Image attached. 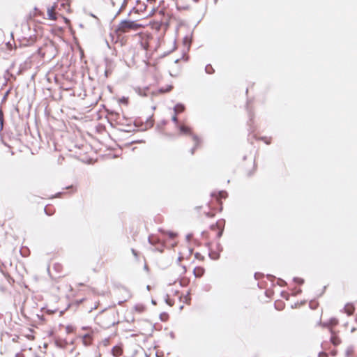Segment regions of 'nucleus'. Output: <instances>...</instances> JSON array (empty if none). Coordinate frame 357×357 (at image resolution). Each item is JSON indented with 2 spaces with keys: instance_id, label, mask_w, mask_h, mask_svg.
Here are the masks:
<instances>
[{
  "instance_id": "1",
  "label": "nucleus",
  "mask_w": 357,
  "mask_h": 357,
  "mask_svg": "<svg viewBox=\"0 0 357 357\" xmlns=\"http://www.w3.org/2000/svg\"><path fill=\"white\" fill-rule=\"evenodd\" d=\"M142 26L141 24L131 20H122L118 25L116 31L119 33H126L130 30L136 31Z\"/></svg>"
},
{
  "instance_id": "2",
  "label": "nucleus",
  "mask_w": 357,
  "mask_h": 357,
  "mask_svg": "<svg viewBox=\"0 0 357 357\" xmlns=\"http://www.w3.org/2000/svg\"><path fill=\"white\" fill-rule=\"evenodd\" d=\"M181 134H184V135H190L192 136V139L194 140L195 142V146L194 147L191 149V154H194L195 153V149L198 147L199 144H200L201 142V139L200 138L196 135H193L191 132V129L189 128V127H187L185 126H183V125H177L176 126Z\"/></svg>"
},
{
  "instance_id": "3",
  "label": "nucleus",
  "mask_w": 357,
  "mask_h": 357,
  "mask_svg": "<svg viewBox=\"0 0 357 357\" xmlns=\"http://www.w3.org/2000/svg\"><path fill=\"white\" fill-rule=\"evenodd\" d=\"M355 310V307L353 304L347 303L344 306V311L348 315H351Z\"/></svg>"
},
{
  "instance_id": "4",
  "label": "nucleus",
  "mask_w": 357,
  "mask_h": 357,
  "mask_svg": "<svg viewBox=\"0 0 357 357\" xmlns=\"http://www.w3.org/2000/svg\"><path fill=\"white\" fill-rule=\"evenodd\" d=\"M173 109H174V113H176V114H177L182 112L185 110V106H184V105H183L181 103H177L174 106Z\"/></svg>"
},
{
  "instance_id": "5",
  "label": "nucleus",
  "mask_w": 357,
  "mask_h": 357,
  "mask_svg": "<svg viewBox=\"0 0 357 357\" xmlns=\"http://www.w3.org/2000/svg\"><path fill=\"white\" fill-rule=\"evenodd\" d=\"M112 353L114 356L118 357L122 354V349L119 346H115L112 349Z\"/></svg>"
},
{
  "instance_id": "6",
  "label": "nucleus",
  "mask_w": 357,
  "mask_h": 357,
  "mask_svg": "<svg viewBox=\"0 0 357 357\" xmlns=\"http://www.w3.org/2000/svg\"><path fill=\"white\" fill-rule=\"evenodd\" d=\"M47 15H48L49 19L52 20H56V15H55V13H54V6H52L50 8H48Z\"/></svg>"
},
{
  "instance_id": "7",
  "label": "nucleus",
  "mask_w": 357,
  "mask_h": 357,
  "mask_svg": "<svg viewBox=\"0 0 357 357\" xmlns=\"http://www.w3.org/2000/svg\"><path fill=\"white\" fill-rule=\"evenodd\" d=\"M55 344L58 347L64 349L68 344V342L63 340H56Z\"/></svg>"
},
{
  "instance_id": "8",
  "label": "nucleus",
  "mask_w": 357,
  "mask_h": 357,
  "mask_svg": "<svg viewBox=\"0 0 357 357\" xmlns=\"http://www.w3.org/2000/svg\"><path fill=\"white\" fill-rule=\"evenodd\" d=\"M82 342H83V344L85 345V346H88L91 344V335H89V334H86L83 336V338H82Z\"/></svg>"
},
{
  "instance_id": "9",
  "label": "nucleus",
  "mask_w": 357,
  "mask_h": 357,
  "mask_svg": "<svg viewBox=\"0 0 357 357\" xmlns=\"http://www.w3.org/2000/svg\"><path fill=\"white\" fill-rule=\"evenodd\" d=\"M134 309L136 312L142 313L145 310V306L142 303H137L134 306Z\"/></svg>"
},
{
  "instance_id": "10",
  "label": "nucleus",
  "mask_w": 357,
  "mask_h": 357,
  "mask_svg": "<svg viewBox=\"0 0 357 357\" xmlns=\"http://www.w3.org/2000/svg\"><path fill=\"white\" fill-rule=\"evenodd\" d=\"M149 242L150 244L154 245L156 243H159V239L154 236H150L149 237Z\"/></svg>"
},
{
  "instance_id": "11",
  "label": "nucleus",
  "mask_w": 357,
  "mask_h": 357,
  "mask_svg": "<svg viewBox=\"0 0 357 357\" xmlns=\"http://www.w3.org/2000/svg\"><path fill=\"white\" fill-rule=\"evenodd\" d=\"M354 352V347H348L347 350L345 351V356L346 357H350Z\"/></svg>"
},
{
  "instance_id": "12",
  "label": "nucleus",
  "mask_w": 357,
  "mask_h": 357,
  "mask_svg": "<svg viewBox=\"0 0 357 357\" xmlns=\"http://www.w3.org/2000/svg\"><path fill=\"white\" fill-rule=\"evenodd\" d=\"M3 114L1 109L0 108V132L3 130Z\"/></svg>"
},
{
  "instance_id": "13",
  "label": "nucleus",
  "mask_w": 357,
  "mask_h": 357,
  "mask_svg": "<svg viewBox=\"0 0 357 357\" xmlns=\"http://www.w3.org/2000/svg\"><path fill=\"white\" fill-rule=\"evenodd\" d=\"M209 257L211 259L216 260L218 259L220 257V253L218 252H210Z\"/></svg>"
},
{
  "instance_id": "14",
  "label": "nucleus",
  "mask_w": 357,
  "mask_h": 357,
  "mask_svg": "<svg viewBox=\"0 0 357 357\" xmlns=\"http://www.w3.org/2000/svg\"><path fill=\"white\" fill-rule=\"evenodd\" d=\"M205 71L208 74H212L214 73V69L210 64H208L205 67Z\"/></svg>"
},
{
  "instance_id": "15",
  "label": "nucleus",
  "mask_w": 357,
  "mask_h": 357,
  "mask_svg": "<svg viewBox=\"0 0 357 357\" xmlns=\"http://www.w3.org/2000/svg\"><path fill=\"white\" fill-rule=\"evenodd\" d=\"M331 340L334 345H337L340 343V340L335 336H332L331 337Z\"/></svg>"
},
{
  "instance_id": "16",
  "label": "nucleus",
  "mask_w": 357,
  "mask_h": 357,
  "mask_svg": "<svg viewBox=\"0 0 357 357\" xmlns=\"http://www.w3.org/2000/svg\"><path fill=\"white\" fill-rule=\"evenodd\" d=\"M227 196V193L225 191H220L218 192V199L226 198Z\"/></svg>"
},
{
  "instance_id": "17",
  "label": "nucleus",
  "mask_w": 357,
  "mask_h": 357,
  "mask_svg": "<svg viewBox=\"0 0 357 357\" xmlns=\"http://www.w3.org/2000/svg\"><path fill=\"white\" fill-rule=\"evenodd\" d=\"M172 86H168L167 89H164L163 88H161L160 89V93H165V92H169L172 90Z\"/></svg>"
},
{
  "instance_id": "18",
  "label": "nucleus",
  "mask_w": 357,
  "mask_h": 357,
  "mask_svg": "<svg viewBox=\"0 0 357 357\" xmlns=\"http://www.w3.org/2000/svg\"><path fill=\"white\" fill-rule=\"evenodd\" d=\"M172 120L173 122H174L176 123V126H177V125H178V124L177 114H176V113H174V115L172 116Z\"/></svg>"
},
{
  "instance_id": "19",
  "label": "nucleus",
  "mask_w": 357,
  "mask_h": 357,
  "mask_svg": "<svg viewBox=\"0 0 357 357\" xmlns=\"http://www.w3.org/2000/svg\"><path fill=\"white\" fill-rule=\"evenodd\" d=\"M294 281L296 282H298L299 284H303L304 282V280L299 278H294Z\"/></svg>"
},
{
  "instance_id": "20",
  "label": "nucleus",
  "mask_w": 357,
  "mask_h": 357,
  "mask_svg": "<svg viewBox=\"0 0 357 357\" xmlns=\"http://www.w3.org/2000/svg\"><path fill=\"white\" fill-rule=\"evenodd\" d=\"M167 233L168 236H169V238H173L176 236V234L172 231H168Z\"/></svg>"
},
{
  "instance_id": "21",
  "label": "nucleus",
  "mask_w": 357,
  "mask_h": 357,
  "mask_svg": "<svg viewBox=\"0 0 357 357\" xmlns=\"http://www.w3.org/2000/svg\"><path fill=\"white\" fill-rule=\"evenodd\" d=\"M319 357H328V354L325 352H320L319 354Z\"/></svg>"
},
{
  "instance_id": "22",
  "label": "nucleus",
  "mask_w": 357,
  "mask_h": 357,
  "mask_svg": "<svg viewBox=\"0 0 357 357\" xmlns=\"http://www.w3.org/2000/svg\"><path fill=\"white\" fill-rule=\"evenodd\" d=\"M139 94L140 96H147V93H146L145 91H144V92L142 93V91L141 89H139Z\"/></svg>"
},
{
  "instance_id": "23",
  "label": "nucleus",
  "mask_w": 357,
  "mask_h": 357,
  "mask_svg": "<svg viewBox=\"0 0 357 357\" xmlns=\"http://www.w3.org/2000/svg\"><path fill=\"white\" fill-rule=\"evenodd\" d=\"M131 251H132V253L133 254V255L135 257H137V251L135 250H134V249H132Z\"/></svg>"
},
{
  "instance_id": "24",
  "label": "nucleus",
  "mask_w": 357,
  "mask_h": 357,
  "mask_svg": "<svg viewBox=\"0 0 357 357\" xmlns=\"http://www.w3.org/2000/svg\"><path fill=\"white\" fill-rule=\"evenodd\" d=\"M331 325H336V324H337V320H336V319H332V320L331 321Z\"/></svg>"
},
{
  "instance_id": "25",
  "label": "nucleus",
  "mask_w": 357,
  "mask_h": 357,
  "mask_svg": "<svg viewBox=\"0 0 357 357\" xmlns=\"http://www.w3.org/2000/svg\"><path fill=\"white\" fill-rule=\"evenodd\" d=\"M45 211L46 214L48 215H51L52 214V212H49L47 211V207L45 208Z\"/></svg>"
},
{
  "instance_id": "26",
  "label": "nucleus",
  "mask_w": 357,
  "mask_h": 357,
  "mask_svg": "<svg viewBox=\"0 0 357 357\" xmlns=\"http://www.w3.org/2000/svg\"><path fill=\"white\" fill-rule=\"evenodd\" d=\"M192 235L191 234H189L186 236V238L188 241H190V238H192Z\"/></svg>"
},
{
  "instance_id": "27",
  "label": "nucleus",
  "mask_w": 357,
  "mask_h": 357,
  "mask_svg": "<svg viewBox=\"0 0 357 357\" xmlns=\"http://www.w3.org/2000/svg\"><path fill=\"white\" fill-rule=\"evenodd\" d=\"M222 231H220L218 232V236L220 237L222 236Z\"/></svg>"
},
{
  "instance_id": "28",
  "label": "nucleus",
  "mask_w": 357,
  "mask_h": 357,
  "mask_svg": "<svg viewBox=\"0 0 357 357\" xmlns=\"http://www.w3.org/2000/svg\"><path fill=\"white\" fill-rule=\"evenodd\" d=\"M354 331H355V328H354V327H352V328H351V333H353Z\"/></svg>"
},
{
  "instance_id": "29",
  "label": "nucleus",
  "mask_w": 357,
  "mask_h": 357,
  "mask_svg": "<svg viewBox=\"0 0 357 357\" xmlns=\"http://www.w3.org/2000/svg\"><path fill=\"white\" fill-rule=\"evenodd\" d=\"M121 9H122V8L119 9V11L117 12V13H116V15H118L121 13Z\"/></svg>"
},
{
  "instance_id": "30",
  "label": "nucleus",
  "mask_w": 357,
  "mask_h": 357,
  "mask_svg": "<svg viewBox=\"0 0 357 357\" xmlns=\"http://www.w3.org/2000/svg\"><path fill=\"white\" fill-rule=\"evenodd\" d=\"M146 289H147V290H149H149L151 289V287H150L149 285H147V286H146Z\"/></svg>"
},
{
  "instance_id": "31",
  "label": "nucleus",
  "mask_w": 357,
  "mask_h": 357,
  "mask_svg": "<svg viewBox=\"0 0 357 357\" xmlns=\"http://www.w3.org/2000/svg\"><path fill=\"white\" fill-rule=\"evenodd\" d=\"M61 194V192H58V193L56 194V197H59Z\"/></svg>"
},
{
  "instance_id": "32",
  "label": "nucleus",
  "mask_w": 357,
  "mask_h": 357,
  "mask_svg": "<svg viewBox=\"0 0 357 357\" xmlns=\"http://www.w3.org/2000/svg\"><path fill=\"white\" fill-rule=\"evenodd\" d=\"M195 275H196L197 277H201V276H202V274L197 275V274L195 273Z\"/></svg>"
},
{
  "instance_id": "33",
  "label": "nucleus",
  "mask_w": 357,
  "mask_h": 357,
  "mask_svg": "<svg viewBox=\"0 0 357 357\" xmlns=\"http://www.w3.org/2000/svg\"><path fill=\"white\" fill-rule=\"evenodd\" d=\"M152 303L155 305V301L154 300H152Z\"/></svg>"
},
{
  "instance_id": "34",
  "label": "nucleus",
  "mask_w": 357,
  "mask_h": 357,
  "mask_svg": "<svg viewBox=\"0 0 357 357\" xmlns=\"http://www.w3.org/2000/svg\"><path fill=\"white\" fill-rule=\"evenodd\" d=\"M265 142H266L267 144H270V142H268V141H265Z\"/></svg>"
},
{
  "instance_id": "35",
  "label": "nucleus",
  "mask_w": 357,
  "mask_h": 357,
  "mask_svg": "<svg viewBox=\"0 0 357 357\" xmlns=\"http://www.w3.org/2000/svg\"><path fill=\"white\" fill-rule=\"evenodd\" d=\"M157 250H159L160 252H162L161 249L157 248Z\"/></svg>"
},
{
  "instance_id": "36",
  "label": "nucleus",
  "mask_w": 357,
  "mask_h": 357,
  "mask_svg": "<svg viewBox=\"0 0 357 357\" xmlns=\"http://www.w3.org/2000/svg\"><path fill=\"white\" fill-rule=\"evenodd\" d=\"M147 268H147V266H146V265H145V266H144V269H147Z\"/></svg>"
},
{
  "instance_id": "37",
  "label": "nucleus",
  "mask_w": 357,
  "mask_h": 357,
  "mask_svg": "<svg viewBox=\"0 0 357 357\" xmlns=\"http://www.w3.org/2000/svg\"><path fill=\"white\" fill-rule=\"evenodd\" d=\"M165 123H166L165 121L162 122V124H165Z\"/></svg>"
},
{
  "instance_id": "38",
  "label": "nucleus",
  "mask_w": 357,
  "mask_h": 357,
  "mask_svg": "<svg viewBox=\"0 0 357 357\" xmlns=\"http://www.w3.org/2000/svg\"><path fill=\"white\" fill-rule=\"evenodd\" d=\"M165 123H166L165 121L162 122V124H165Z\"/></svg>"
},
{
  "instance_id": "39",
  "label": "nucleus",
  "mask_w": 357,
  "mask_h": 357,
  "mask_svg": "<svg viewBox=\"0 0 357 357\" xmlns=\"http://www.w3.org/2000/svg\"><path fill=\"white\" fill-rule=\"evenodd\" d=\"M194 1H195V2H197V1H198V0H194Z\"/></svg>"
}]
</instances>
